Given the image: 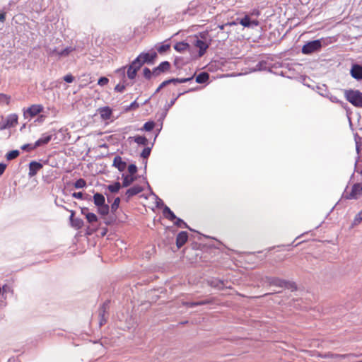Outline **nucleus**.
I'll return each instance as SVG.
<instances>
[{
    "label": "nucleus",
    "instance_id": "obj_1",
    "mask_svg": "<svg viewBox=\"0 0 362 362\" xmlns=\"http://www.w3.org/2000/svg\"><path fill=\"white\" fill-rule=\"evenodd\" d=\"M344 97L354 106L362 107V93L358 90H346Z\"/></svg>",
    "mask_w": 362,
    "mask_h": 362
},
{
    "label": "nucleus",
    "instance_id": "obj_2",
    "mask_svg": "<svg viewBox=\"0 0 362 362\" xmlns=\"http://www.w3.org/2000/svg\"><path fill=\"white\" fill-rule=\"evenodd\" d=\"M44 110V107L40 104H34L28 107V108L23 109V117L24 118H32L41 113Z\"/></svg>",
    "mask_w": 362,
    "mask_h": 362
},
{
    "label": "nucleus",
    "instance_id": "obj_3",
    "mask_svg": "<svg viewBox=\"0 0 362 362\" xmlns=\"http://www.w3.org/2000/svg\"><path fill=\"white\" fill-rule=\"evenodd\" d=\"M321 47L322 43L320 40L310 41L303 46L302 52L305 54H309L320 50Z\"/></svg>",
    "mask_w": 362,
    "mask_h": 362
},
{
    "label": "nucleus",
    "instance_id": "obj_4",
    "mask_svg": "<svg viewBox=\"0 0 362 362\" xmlns=\"http://www.w3.org/2000/svg\"><path fill=\"white\" fill-rule=\"evenodd\" d=\"M157 54L153 52L151 53H141L135 59V64H139L141 66L144 63H151L156 58Z\"/></svg>",
    "mask_w": 362,
    "mask_h": 362
},
{
    "label": "nucleus",
    "instance_id": "obj_5",
    "mask_svg": "<svg viewBox=\"0 0 362 362\" xmlns=\"http://www.w3.org/2000/svg\"><path fill=\"white\" fill-rule=\"evenodd\" d=\"M269 284L271 286H279L281 288H291V289H296V286L294 283L288 282L285 280L279 279V278H273L269 281Z\"/></svg>",
    "mask_w": 362,
    "mask_h": 362
},
{
    "label": "nucleus",
    "instance_id": "obj_6",
    "mask_svg": "<svg viewBox=\"0 0 362 362\" xmlns=\"http://www.w3.org/2000/svg\"><path fill=\"white\" fill-rule=\"evenodd\" d=\"M361 195H362V183H356L353 185L351 192L346 194V198L348 199H356Z\"/></svg>",
    "mask_w": 362,
    "mask_h": 362
},
{
    "label": "nucleus",
    "instance_id": "obj_7",
    "mask_svg": "<svg viewBox=\"0 0 362 362\" xmlns=\"http://www.w3.org/2000/svg\"><path fill=\"white\" fill-rule=\"evenodd\" d=\"M209 45L210 42H206L204 40L199 39H197L194 42V47L199 48V57H202L205 54L209 47Z\"/></svg>",
    "mask_w": 362,
    "mask_h": 362
},
{
    "label": "nucleus",
    "instance_id": "obj_8",
    "mask_svg": "<svg viewBox=\"0 0 362 362\" xmlns=\"http://www.w3.org/2000/svg\"><path fill=\"white\" fill-rule=\"evenodd\" d=\"M170 69V64L165 61L161 62L158 66L156 67L153 70V76H158L160 74L168 71Z\"/></svg>",
    "mask_w": 362,
    "mask_h": 362
},
{
    "label": "nucleus",
    "instance_id": "obj_9",
    "mask_svg": "<svg viewBox=\"0 0 362 362\" xmlns=\"http://www.w3.org/2000/svg\"><path fill=\"white\" fill-rule=\"evenodd\" d=\"M349 356H355L354 354H333L332 352H327L326 354H320L319 353L317 354V356L320 357V358H333V359H341V358H345Z\"/></svg>",
    "mask_w": 362,
    "mask_h": 362
},
{
    "label": "nucleus",
    "instance_id": "obj_10",
    "mask_svg": "<svg viewBox=\"0 0 362 362\" xmlns=\"http://www.w3.org/2000/svg\"><path fill=\"white\" fill-rule=\"evenodd\" d=\"M71 215H70V222L71 225L73 228L76 229H81L83 226V221L82 219L79 218H74L75 212L74 211H70Z\"/></svg>",
    "mask_w": 362,
    "mask_h": 362
},
{
    "label": "nucleus",
    "instance_id": "obj_11",
    "mask_svg": "<svg viewBox=\"0 0 362 362\" xmlns=\"http://www.w3.org/2000/svg\"><path fill=\"white\" fill-rule=\"evenodd\" d=\"M42 168V165L37 161H32L29 164V173L28 175L30 177L35 176L37 173Z\"/></svg>",
    "mask_w": 362,
    "mask_h": 362
},
{
    "label": "nucleus",
    "instance_id": "obj_12",
    "mask_svg": "<svg viewBox=\"0 0 362 362\" xmlns=\"http://www.w3.org/2000/svg\"><path fill=\"white\" fill-rule=\"evenodd\" d=\"M141 66L138 64H135V61L134 60L131 65L129 66L127 70V76L130 79H134L136 76L137 71L141 68Z\"/></svg>",
    "mask_w": 362,
    "mask_h": 362
},
{
    "label": "nucleus",
    "instance_id": "obj_13",
    "mask_svg": "<svg viewBox=\"0 0 362 362\" xmlns=\"http://www.w3.org/2000/svg\"><path fill=\"white\" fill-rule=\"evenodd\" d=\"M188 240V233L186 231H181L176 238V245L178 248L182 247Z\"/></svg>",
    "mask_w": 362,
    "mask_h": 362
},
{
    "label": "nucleus",
    "instance_id": "obj_14",
    "mask_svg": "<svg viewBox=\"0 0 362 362\" xmlns=\"http://www.w3.org/2000/svg\"><path fill=\"white\" fill-rule=\"evenodd\" d=\"M18 117L16 114H11L7 117L6 124L2 129L15 127L18 124Z\"/></svg>",
    "mask_w": 362,
    "mask_h": 362
},
{
    "label": "nucleus",
    "instance_id": "obj_15",
    "mask_svg": "<svg viewBox=\"0 0 362 362\" xmlns=\"http://www.w3.org/2000/svg\"><path fill=\"white\" fill-rule=\"evenodd\" d=\"M52 134H43L42 136L35 142V146L38 148L47 145L52 140Z\"/></svg>",
    "mask_w": 362,
    "mask_h": 362
},
{
    "label": "nucleus",
    "instance_id": "obj_16",
    "mask_svg": "<svg viewBox=\"0 0 362 362\" xmlns=\"http://www.w3.org/2000/svg\"><path fill=\"white\" fill-rule=\"evenodd\" d=\"M351 75L357 80L362 79V66L358 64L353 65L351 69Z\"/></svg>",
    "mask_w": 362,
    "mask_h": 362
},
{
    "label": "nucleus",
    "instance_id": "obj_17",
    "mask_svg": "<svg viewBox=\"0 0 362 362\" xmlns=\"http://www.w3.org/2000/svg\"><path fill=\"white\" fill-rule=\"evenodd\" d=\"M144 190V188L139 185H134L131 188L128 189L126 192L127 199H129L130 197L138 194Z\"/></svg>",
    "mask_w": 362,
    "mask_h": 362
},
{
    "label": "nucleus",
    "instance_id": "obj_18",
    "mask_svg": "<svg viewBox=\"0 0 362 362\" xmlns=\"http://www.w3.org/2000/svg\"><path fill=\"white\" fill-rule=\"evenodd\" d=\"M75 50L76 48L74 47H67L61 52H57L56 49H54L52 51V54H54L58 57H66Z\"/></svg>",
    "mask_w": 362,
    "mask_h": 362
},
{
    "label": "nucleus",
    "instance_id": "obj_19",
    "mask_svg": "<svg viewBox=\"0 0 362 362\" xmlns=\"http://www.w3.org/2000/svg\"><path fill=\"white\" fill-rule=\"evenodd\" d=\"M212 302H213L212 300H201V301H197V302H182V305H185L187 307H189V308H192L194 306L210 304Z\"/></svg>",
    "mask_w": 362,
    "mask_h": 362
},
{
    "label": "nucleus",
    "instance_id": "obj_20",
    "mask_svg": "<svg viewBox=\"0 0 362 362\" xmlns=\"http://www.w3.org/2000/svg\"><path fill=\"white\" fill-rule=\"evenodd\" d=\"M94 204L98 207L105 204V197L100 193H96L93 195Z\"/></svg>",
    "mask_w": 362,
    "mask_h": 362
},
{
    "label": "nucleus",
    "instance_id": "obj_21",
    "mask_svg": "<svg viewBox=\"0 0 362 362\" xmlns=\"http://www.w3.org/2000/svg\"><path fill=\"white\" fill-rule=\"evenodd\" d=\"M115 167L118 168L119 171H123L127 167V163L122 160L119 156L115 157Z\"/></svg>",
    "mask_w": 362,
    "mask_h": 362
},
{
    "label": "nucleus",
    "instance_id": "obj_22",
    "mask_svg": "<svg viewBox=\"0 0 362 362\" xmlns=\"http://www.w3.org/2000/svg\"><path fill=\"white\" fill-rule=\"evenodd\" d=\"M164 216L171 221H174L177 218L175 214L168 206H165L163 209Z\"/></svg>",
    "mask_w": 362,
    "mask_h": 362
},
{
    "label": "nucleus",
    "instance_id": "obj_23",
    "mask_svg": "<svg viewBox=\"0 0 362 362\" xmlns=\"http://www.w3.org/2000/svg\"><path fill=\"white\" fill-rule=\"evenodd\" d=\"M100 116L103 119H109L112 115V110L110 107H103L99 110Z\"/></svg>",
    "mask_w": 362,
    "mask_h": 362
},
{
    "label": "nucleus",
    "instance_id": "obj_24",
    "mask_svg": "<svg viewBox=\"0 0 362 362\" xmlns=\"http://www.w3.org/2000/svg\"><path fill=\"white\" fill-rule=\"evenodd\" d=\"M209 78V75L206 72H202L196 77V82L198 83H206Z\"/></svg>",
    "mask_w": 362,
    "mask_h": 362
},
{
    "label": "nucleus",
    "instance_id": "obj_25",
    "mask_svg": "<svg viewBox=\"0 0 362 362\" xmlns=\"http://www.w3.org/2000/svg\"><path fill=\"white\" fill-rule=\"evenodd\" d=\"M189 45L187 42H180L175 45L174 49L177 52H183L189 48Z\"/></svg>",
    "mask_w": 362,
    "mask_h": 362
},
{
    "label": "nucleus",
    "instance_id": "obj_26",
    "mask_svg": "<svg viewBox=\"0 0 362 362\" xmlns=\"http://www.w3.org/2000/svg\"><path fill=\"white\" fill-rule=\"evenodd\" d=\"M109 211H110V207L106 204H104L103 205L98 206V212L102 216H105L109 214Z\"/></svg>",
    "mask_w": 362,
    "mask_h": 362
},
{
    "label": "nucleus",
    "instance_id": "obj_27",
    "mask_svg": "<svg viewBox=\"0 0 362 362\" xmlns=\"http://www.w3.org/2000/svg\"><path fill=\"white\" fill-rule=\"evenodd\" d=\"M122 177H123L122 185L124 187H127V186L130 185L134 180V177L131 175H122Z\"/></svg>",
    "mask_w": 362,
    "mask_h": 362
},
{
    "label": "nucleus",
    "instance_id": "obj_28",
    "mask_svg": "<svg viewBox=\"0 0 362 362\" xmlns=\"http://www.w3.org/2000/svg\"><path fill=\"white\" fill-rule=\"evenodd\" d=\"M194 76H192L190 77H188V78H172V79H169V81H170V83H185V82H187V81H190L193 79Z\"/></svg>",
    "mask_w": 362,
    "mask_h": 362
},
{
    "label": "nucleus",
    "instance_id": "obj_29",
    "mask_svg": "<svg viewBox=\"0 0 362 362\" xmlns=\"http://www.w3.org/2000/svg\"><path fill=\"white\" fill-rule=\"evenodd\" d=\"M86 218L87 221L92 225L98 222V217L94 213L87 214Z\"/></svg>",
    "mask_w": 362,
    "mask_h": 362
},
{
    "label": "nucleus",
    "instance_id": "obj_30",
    "mask_svg": "<svg viewBox=\"0 0 362 362\" xmlns=\"http://www.w3.org/2000/svg\"><path fill=\"white\" fill-rule=\"evenodd\" d=\"M19 156V151L18 150H13L7 153L6 157V159L10 160L17 158Z\"/></svg>",
    "mask_w": 362,
    "mask_h": 362
},
{
    "label": "nucleus",
    "instance_id": "obj_31",
    "mask_svg": "<svg viewBox=\"0 0 362 362\" xmlns=\"http://www.w3.org/2000/svg\"><path fill=\"white\" fill-rule=\"evenodd\" d=\"M11 97L4 93H0V103L8 105L10 103Z\"/></svg>",
    "mask_w": 362,
    "mask_h": 362
},
{
    "label": "nucleus",
    "instance_id": "obj_32",
    "mask_svg": "<svg viewBox=\"0 0 362 362\" xmlns=\"http://www.w3.org/2000/svg\"><path fill=\"white\" fill-rule=\"evenodd\" d=\"M240 23L244 27L251 26V20L248 16H245L240 21Z\"/></svg>",
    "mask_w": 362,
    "mask_h": 362
},
{
    "label": "nucleus",
    "instance_id": "obj_33",
    "mask_svg": "<svg viewBox=\"0 0 362 362\" xmlns=\"http://www.w3.org/2000/svg\"><path fill=\"white\" fill-rule=\"evenodd\" d=\"M35 148H37V147L35 146V144H24L21 146V149L23 151H25L27 152H30V151L35 150Z\"/></svg>",
    "mask_w": 362,
    "mask_h": 362
},
{
    "label": "nucleus",
    "instance_id": "obj_34",
    "mask_svg": "<svg viewBox=\"0 0 362 362\" xmlns=\"http://www.w3.org/2000/svg\"><path fill=\"white\" fill-rule=\"evenodd\" d=\"M134 141L138 144L145 146L146 145L148 141L145 136H138L134 138Z\"/></svg>",
    "mask_w": 362,
    "mask_h": 362
},
{
    "label": "nucleus",
    "instance_id": "obj_35",
    "mask_svg": "<svg viewBox=\"0 0 362 362\" xmlns=\"http://www.w3.org/2000/svg\"><path fill=\"white\" fill-rule=\"evenodd\" d=\"M86 182L85 181V180H83L82 178L77 180L76 181V182L74 183V187L76 189L83 188L84 187H86Z\"/></svg>",
    "mask_w": 362,
    "mask_h": 362
},
{
    "label": "nucleus",
    "instance_id": "obj_36",
    "mask_svg": "<svg viewBox=\"0 0 362 362\" xmlns=\"http://www.w3.org/2000/svg\"><path fill=\"white\" fill-rule=\"evenodd\" d=\"M210 285L211 286H214L215 288H217L218 289H223V282L222 281H220V280H215V281H211L210 282Z\"/></svg>",
    "mask_w": 362,
    "mask_h": 362
},
{
    "label": "nucleus",
    "instance_id": "obj_37",
    "mask_svg": "<svg viewBox=\"0 0 362 362\" xmlns=\"http://www.w3.org/2000/svg\"><path fill=\"white\" fill-rule=\"evenodd\" d=\"M175 225L180 228H187V225L184 221L179 218H176L175 220L173 221Z\"/></svg>",
    "mask_w": 362,
    "mask_h": 362
},
{
    "label": "nucleus",
    "instance_id": "obj_38",
    "mask_svg": "<svg viewBox=\"0 0 362 362\" xmlns=\"http://www.w3.org/2000/svg\"><path fill=\"white\" fill-rule=\"evenodd\" d=\"M154 126H155V123L153 122H147L144 124V129L146 131L149 132V131H151L154 128Z\"/></svg>",
    "mask_w": 362,
    "mask_h": 362
},
{
    "label": "nucleus",
    "instance_id": "obj_39",
    "mask_svg": "<svg viewBox=\"0 0 362 362\" xmlns=\"http://www.w3.org/2000/svg\"><path fill=\"white\" fill-rule=\"evenodd\" d=\"M144 76L146 78L149 79L151 78V76L153 74V71H151L148 68H144L143 70Z\"/></svg>",
    "mask_w": 362,
    "mask_h": 362
},
{
    "label": "nucleus",
    "instance_id": "obj_40",
    "mask_svg": "<svg viewBox=\"0 0 362 362\" xmlns=\"http://www.w3.org/2000/svg\"><path fill=\"white\" fill-rule=\"evenodd\" d=\"M128 171L131 175H133L136 173L137 168L135 165L131 164L128 166Z\"/></svg>",
    "mask_w": 362,
    "mask_h": 362
},
{
    "label": "nucleus",
    "instance_id": "obj_41",
    "mask_svg": "<svg viewBox=\"0 0 362 362\" xmlns=\"http://www.w3.org/2000/svg\"><path fill=\"white\" fill-rule=\"evenodd\" d=\"M150 153H151V149L149 148H145L142 151L141 156L144 158H147L150 156Z\"/></svg>",
    "mask_w": 362,
    "mask_h": 362
},
{
    "label": "nucleus",
    "instance_id": "obj_42",
    "mask_svg": "<svg viewBox=\"0 0 362 362\" xmlns=\"http://www.w3.org/2000/svg\"><path fill=\"white\" fill-rule=\"evenodd\" d=\"M170 47L169 45H163L158 48V51L159 53H163L168 51L170 49Z\"/></svg>",
    "mask_w": 362,
    "mask_h": 362
},
{
    "label": "nucleus",
    "instance_id": "obj_43",
    "mask_svg": "<svg viewBox=\"0 0 362 362\" xmlns=\"http://www.w3.org/2000/svg\"><path fill=\"white\" fill-rule=\"evenodd\" d=\"M170 83V81L166 80L162 82L156 90V93H158L163 87Z\"/></svg>",
    "mask_w": 362,
    "mask_h": 362
},
{
    "label": "nucleus",
    "instance_id": "obj_44",
    "mask_svg": "<svg viewBox=\"0 0 362 362\" xmlns=\"http://www.w3.org/2000/svg\"><path fill=\"white\" fill-rule=\"evenodd\" d=\"M109 80L106 77H101L99 80H98V84L100 85V86H105L106 84H107Z\"/></svg>",
    "mask_w": 362,
    "mask_h": 362
},
{
    "label": "nucleus",
    "instance_id": "obj_45",
    "mask_svg": "<svg viewBox=\"0 0 362 362\" xmlns=\"http://www.w3.org/2000/svg\"><path fill=\"white\" fill-rule=\"evenodd\" d=\"M64 80L67 83H72L74 78L71 74H67L64 77Z\"/></svg>",
    "mask_w": 362,
    "mask_h": 362
},
{
    "label": "nucleus",
    "instance_id": "obj_46",
    "mask_svg": "<svg viewBox=\"0 0 362 362\" xmlns=\"http://www.w3.org/2000/svg\"><path fill=\"white\" fill-rule=\"evenodd\" d=\"M125 88L124 84H117L116 86H115V90L119 92H122Z\"/></svg>",
    "mask_w": 362,
    "mask_h": 362
},
{
    "label": "nucleus",
    "instance_id": "obj_47",
    "mask_svg": "<svg viewBox=\"0 0 362 362\" xmlns=\"http://www.w3.org/2000/svg\"><path fill=\"white\" fill-rule=\"evenodd\" d=\"M81 214L85 216V217L87 216V214H90V212H89V209L87 207H82L81 209Z\"/></svg>",
    "mask_w": 362,
    "mask_h": 362
},
{
    "label": "nucleus",
    "instance_id": "obj_48",
    "mask_svg": "<svg viewBox=\"0 0 362 362\" xmlns=\"http://www.w3.org/2000/svg\"><path fill=\"white\" fill-rule=\"evenodd\" d=\"M355 221L361 222L362 221V210L360 211L356 216Z\"/></svg>",
    "mask_w": 362,
    "mask_h": 362
},
{
    "label": "nucleus",
    "instance_id": "obj_49",
    "mask_svg": "<svg viewBox=\"0 0 362 362\" xmlns=\"http://www.w3.org/2000/svg\"><path fill=\"white\" fill-rule=\"evenodd\" d=\"M72 196L76 199H82L83 198V193L82 192H74L73 193Z\"/></svg>",
    "mask_w": 362,
    "mask_h": 362
},
{
    "label": "nucleus",
    "instance_id": "obj_50",
    "mask_svg": "<svg viewBox=\"0 0 362 362\" xmlns=\"http://www.w3.org/2000/svg\"><path fill=\"white\" fill-rule=\"evenodd\" d=\"M6 165L3 163H0V175H1L5 171Z\"/></svg>",
    "mask_w": 362,
    "mask_h": 362
},
{
    "label": "nucleus",
    "instance_id": "obj_51",
    "mask_svg": "<svg viewBox=\"0 0 362 362\" xmlns=\"http://www.w3.org/2000/svg\"><path fill=\"white\" fill-rule=\"evenodd\" d=\"M106 322V319L105 318V314H101V320L100 321V325L102 326Z\"/></svg>",
    "mask_w": 362,
    "mask_h": 362
},
{
    "label": "nucleus",
    "instance_id": "obj_52",
    "mask_svg": "<svg viewBox=\"0 0 362 362\" xmlns=\"http://www.w3.org/2000/svg\"><path fill=\"white\" fill-rule=\"evenodd\" d=\"M120 188V183L115 182V193L117 192Z\"/></svg>",
    "mask_w": 362,
    "mask_h": 362
},
{
    "label": "nucleus",
    "instance_id": "obj_53",
    "mask_svg": "<svg viewBox=\"0 0 362 362\" xmlns=\"http://www.w3.org/2000/svg\"><path fill=\"white\" fill-rule=\"evenodd\" d=\"M6 19V13H0V21L4 22Z\"/></svg>",
    "mask_w": 362,
    "mask_h": 362
},
{
    "label": "nucleus",
    "instance_id": "obj_54",
    "mask_svg": "<svg viewBox=\"0 0 362 362\" xmlns=\"http://www.w3.org/2000/svg\"><path fill=\"white\" fill-rule=\"evenodd\" d=\"M119 202H120V199L119 198H115V208H117L118 207L119 204Z\"/></svg>",
    "mask_w": 362,
    "mask_h": 362
},
{
    "label": "nucleus",
    "instance_id": "obj_55",
    "mask_svg": "<svg viewBox=\"0 0 362 362\" xmlns=\"http://www.w3.org/2000/svg\"><path fill=\"white\" fill-rule=\"evenodd\" d=\"M187 91L180 93L175 98L174 100L172 102L173 103L175 100H176L180 95H183L185 93H187Z\"/></svg>",
    "mask_w": 362,
    "mask_h": 362
},
{
    "label": "nucleus",
    "instance_id": "obj_56",
    "mask_svg": "<svg viewBox=\"0 0 362 362\" xmlns=\"http://www.w3.org/2000/svg\"><path fill=\"white\" fill-rule=\"evenodd\" d=\"M259 25V22L256 20L251 21V25H255L257 26Z\"/></svg>",
    "mask_w": 362,
    "mask_h": 362
},
{
    "label": "nucleus",
    "instance_id": "obj_57",
    "mask_svg": "<svg viewBox=\"0 0 362 362\" xmlns=\"http://www.w3.org/2000/svg\"><path fill=\"white\" fill-rule=\"evenodd\" d=\"M201 38H202L203 40H205L206 37V33H201L199 34Z\"/></svg>",
    "mask_w": 362,
    "mask_h": 362
},
{
    "label": "nucleus",
    "instance_id": "obj_58",
    "mask_svg": "<svg viewBox=\"0 0 362 362\" xmlns=\"http://www.w3.org/2000/svg\"><path fill=\"white\" fill-rule=\"evenodd\" d=\"M136 105V102H133L127 108V110H130L133 106Z\"/></svg>",
    "mask_w": 362,
    "mask_h": 362
},
{
    "label": "nucleus",
    "instance_id": "obj_59",
    "mask_svg": "<svg viewBox=\"0 0 362 362\" xmlns=\"http://www.w3.org/2000/svg\"><path fill=\"white\" fill-rule=\"evenodd\" d=\"M108 189L109 191H110L111 192H113V185H110L108 186Z\"/></svg>",
    "mask_w": 362,
    "mask_h": 362
},
{
    "label": "nucleus",
    "instance_id": "obj_60",
    "mask_svg": "<svg viewBox=\"0 0 362 362\" xmlns=\"http://www.w3.org/2000/svg\"><path fill=\"white\" fill-rule=\"evenodd\" d=\"M226 25V24H223V25H219L218 27L220 30H223Z\"/></svg>",
    "mask_w": 362,
    "mask_h": 362
},
{
    "label": "nucleus",
    "instance_id": "obj_61",
    "mask_svg": "<svg viewBox=\"0 0 362 362\" xmlns=\"http://www.w3.org/2000/svg\"><path fill=\"white\" fill-rule=\"evenodd\" d=\"M235 24H236V23H235V22H230V23H226V25H235Z\"/></svg>",
    "mask_w": 362,
    "mask_h": 362
}]
</instances>
